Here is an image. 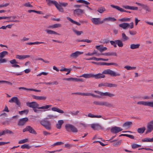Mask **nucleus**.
Segmentation results:
<instances>
[{
    "mask_svg": "<svg viewBox=\"0 0 153 153\" xmlns=\"http://www.w3.org/2000/svg\"><path fill=\"white\" fill-rule=\"evenodd\" d=\"M115 95L114 94L108 92H105L103 93L102 96H108L110 97H112L114 96Z\"/></svg>",
    "mask_w": 153,
    "mask_h": 153,
    "instance_id": "2f4dec72",
    "label": "nucleus"
},
{
    "mask_svg": "<svg viewBox=\"0 0 153 153\" xmlns=\"http://www.w3.org/2000/svg\"><path fill=\"white\" fill-rule=\"evenodd\" d=\"M146 130V128L145 127H143L142 128H139L137 129V132L140 134L143 133Z\"/></svg>",
    "mask_w": 153,
    "mask_h": 153,
    "instance_id": "58836bf2",
    "label": "nucleus"
},
{
    "mask_svg": "<svg viewBox=\"0 0 153 153\" xmlns=\"http://www.w3.org/2000/svg\"><path fill=\"white\" fill-rule=\"evenodd\" d=\"M85 78H89L93 77V74H82L80 76Z\"/></svg>",
    "mask_w": 153,
    "mask_h": 153,
    "instance_id": "a878e982",
    "label": "nucleus"
},
{
    "mask_svg": "<svg viewBox=\"0 0 153 153\" xmlns=\"http://www.w3.org/2000/svg\"><path fill=\"white\" fill-rule=\"evenodd\" d=\"M83 53V52L76 51L69 55V57L71 59H76L78 56Z\"/></svg>",
    "mask_w": 153,
    "mask_h": 153,
    "instance_id": "0eeeda50",
    "label": "nucleus"
},
{
    "mask_svg": "<svg viewBox=\"0 0 153 153\" xmlns=\"http://www.w3.org/2000/svg\"><path fill=\"white\" fill-rule=\"evenodd\" d=\"M122 142V140H120L118 141H116L113 143V144L114 146H118L120 145Z\"/></svg>",
    "mask_w": 153,
    "mask_h": 153,
    "instance_id": "a19ab883",
    "label": "nucleus"
},
{
    "mask_svg": "<svg viewBox=\"0 0 153 153\" xmlns=\"http://www.w3.org/2000/svg\"><path fill=\"white\" fill-rule=\"evenodd\" d=\"M51 110L53 111H56L59 113L63 114L64 113V111L61 109H59L57 107H53L51 108Z\"/></svg>",
    "mask_w": 153,
    "mask_h": 153,
    "instance_id": "cd10ccee",
    "label": "nucleus"
},
{
    "mask_svg": "<svg viewBox=\"0 0 153 153\" xmlns=\"http://www.w3.org/2000/svg\"><path fill=\"white\" fill-rule=\"evenodd\" d=\"M53 28H56L61 27V25L59 24H56L53 25Z\"/></svg>",
    "mask_w": 153,
    "mask_h": 153,
    "instance_id": "0e129e2a",
    "label": "nucleus"
},
{
    "mask_svg": "<svg viewBox=\"0 0 153 153\" xmlns=\"http://www.w3.org/2000/svg\"><path fill=\"white\" fill-rule=\"evenodd\" d=\"M93 103L96 105H102V101H95Z\"/></svg>",
    "mask_w": 153,
    "mask_h": 153,
    "instance_id": "4d7b16f0",
    "label": "nucleus"
},
{
    "mask_svg": "<svg viewBox=\"0 0 153 153\" xmlns=\"http://www.w3.org/2000/svg\"><path fill=\"white\" fill-rule=\"evenodd\" d=\"M88 93H80V92H76L75 94L80 95L84 96H87Z\"/></svg>",
    "mask_w": 153,
    "mask_h": 153,
    "instance_id": "5fc2aeb1",
    "label": "nucleus"
},
{
    "mask_svg": "<svg viewBox=\"0 0 153 153\" xmlns=\"http://www.w3.org/2000/svg\"><path fill=\"white\" fill-rule=\"evenodd\" d=\"M28 120V119L27 117L21 119L19 120L17 125L19 126H23L26 123Z\"/></svg>",
    "mask_w": 153,
    "mask_h": 153,
    "instance_id": "1a4fd4ad",
    "label": "nucleus"
},
{
    "mask_svg": "<svg viewBox=\"0 0 153 153\" xmlns=\"http://www.w3.org/2000/svg\"><path fill=\"white\" fill-rule=\"evenodd\" d=\"M153 139L150 138H146L143 139L142 140V141L143 142H152Z\"/></svg>",
    "mask_w": 153,
    "mask_h": 153,
    "instance_id": "c03bdc74",
    "label": "nucleus"
},
{
    "mask_svg": "<svg viewBox=\"0 0 153 153\" xmlns=\"http://www.w3.org/2000/svg\"><path fill=\"white\" fill-rule=\"evenodd\" d=\"M31 146H29V144H24L22 145L21 148L22 149H30Z\"/></svg>",
    "mask_w": 153,
    "mask_h": 153,
    "instance_id": "79ce46f5",
    "label": "nucleus"
},
{
    "mask_svg": "<svg viewBox=\"0 0 153 153\" xmlns=\"http://www.w3.org/2000/svg\"><path fill=\"white\" fill-rule=\"evenodd\" d=\"M84 10L81 9H78L74 10V13L75 15H79L83 13Z\"/></svg>",
    "mask_w": 153,
    "mask_h": 153,
    "instance_id": "f3484780",
    "label": "nucleus"
},
{
    "mask_svg": "<svg viewBox=\"0 0 153 153\" xmlns=\"http://www.w3.org/2000/svg\"><path fill=\"white\" fill-rule=\"evenodd\" d=\"M73 31L77 36H80L83 33L82 31H79L76 30L74 28L72 29Z\"/></svg>",
    "mask_w": 153,
    "mask_h": 153,
    "instance_id": "72a5a7b5",
    "label": "nucleus"
},
{
    "mask_svg": "<svg viewBox=\"0 0 153 153\" xmlns=\"http://www.w3.org/2000/svg\"><path fill=\"white\" fill-rule=\"evenodd\" d=\"M131 19L130 18H123L119 19V21L122 22H129Z\"/></svg>",
    "mask_w": 153,
    "mask_h": 153,
    "instance_id": "a18cd8bd",
    "label": "nucleus"
},
{
    "mask_svg": "<svg viewBox=\"0 0 153 153\" xmlns=\"http://www.w3.org/2000/svg\"><path fill=\"white\" fill-rule=\"evenodd\" d=\"M122 37L123 41H125L128 39L129 38L128 37L126 36L124 33H123L122 34Z\"/></svg>",
    "mask_w": 153,
    "mask_h": 153,
    "instance_id": "37998d69",
    "label": "nucleus"
},
{
    "mask_svg": "<svg viewBox=\"0 0 153 153\" xmlns=\"http://www.w3.org/2000/svg\"><path fill=\"white\" fill-rule=\"evenodd\" d=\"M32 97L33 99L39 100H45L47 98V97L45 96H38L33 95Z\"/></svg>",
    "mask_w": 153,
    "mask_h": 153,
    "instance_id": "a211bd4d",
    "label": "nucleus"
},
{
    "mask_svg": "<svg viewBox=\"0 0 153 153\" xmlns=\"http://www.w3.org/2000/svg\"><path fill=\"white\" fill-rule=\"evenodd\" d=\"M67 19L69 21L72 23L76 24L78 26H80L81 25L80 23L78 22L75 21L73 20L71 18L69 17H67Z\"/></svg>",
    "mask_w": 153,
    "mask_h": 153,
    "instance_id": "c85d7f7f",
    "label": "nucleus"
},
{
    "mask_svg": "<svg viewBox=\"0 0 153 153\" xmlns=\"http://www.w3.org/2000/svg\"><path fill=\"white\" fill-rule=\"evenodd\" d=\"M26 105L33 109L34 108L39 109V105L36 102H26Z\"/></svg>",
    "mask_w": 153,
    "mask_h": 153,
    "instance_id": "423d86ee",
    "label": "nucleus"
},
{
    "mask_svg": "<svg viewBox=\"0 0 153 153\" xmlns=\"http://www.w3.org/2000/svg\"><path fill=\"white\" fill-rule=\"evenodd\" d=\"M103 23L105 21H109L111 22H115L116 21V19L114 17H109L105 18L103 19Z\"/></svg>",
    "mask_w": 153,
    "mask_h": 153,
    "instance_id": "4be33fe9",
    "label": "nucleus"
},
{
    "mask_svg": "<svg viewBox=\"0 0 153 153\" xmlns=\"http://www.w3.org/2000/svg\"><path fill=\"white\" fill-rule=\"evenodd\" d=\"M0 82H4V83H6L7 84H8L9 85H12V83L10 82H9V81H4V80H0Z\"/></svg>",
    "mask_w": 153,
    "mask_h": 153,
    "instance_id": "052dcab7",
    "label": "nucleus"
},
{
    "mask_svg": "<svg viewBox=\"0 0 153 153\" xmlns=\"http://www.w3.org/2000/svg\"><path fill=\"white\" fill-rule=\"evenodd\" d=\"M110 42L111 45L113 46L114 48L117 47V44L120 47H122L123 45L122 41L120 40H115L114 41H111Z\"/></svg>",
    "mask_w": 153,
    "mask_h": 153,
    "instance_id": "20e7f679",
    "label": "nucleus"
},
{
    "mask_svg": "<svg viewBox=\"0 0 153 153\" xmlns=\"http://www.w3.org/2000/svg\"><path fill=\"white\" fill-rule=\"evenodd\" d=\"M79 111H77L76 112L71 111L70 113L72 115H76L79 113Z\"/></svg>",
    "mask_w": 153,
    "mask_h": 153,
    "instance_id": "680f3d73",
    "label": "nucleus"
},
{
    "mask_svg": "<svg viewBox=\"0 0 153 153\" xmlns=\"http://www.w3.org/2000/svg\"><path fill=\"white\" fill-rule=\"evenodd\" d=\"M59 4H60L62 6L65 7L67 6L68 5V4L67 3H64V2H59Z\"/></svg>",
    "mask_w": 153,
    "mask_h": 153,
    "instance_id": "69168bd1",
    "label": "nucleus"
},
{
    "mask_svg": "<svg viewBox=\"0 0 153 153\" xmlns=\"http://www.w3.org/2000/svg\"><path fill=\"white\" fill-rule=\"evenodd\" d=\"M65 127L66 131L69 132H72L73 133H76L78 131L77 128L71 124H66Z\"/></svg>",
    "mask_w": 153,
    "mask_h": 153,
    "instance_id": "f03ea898",
    "label": "nucleus"
},
{
    "mask_svg": "<svg viewBox=\"0 0 153 153\" xmlns=\"http://www.w3.org/2000/svg\"><path fill=\"white\" fill-rule=\"evenodd\" d=\"M119 26L124 29H126L129 26V24L128 23H124L120 24L119 25Z\"/></svg>",
    "mask_w": 153,
    "mask_h": 153,
    "instance_id": "412c9836",
    "label": "nucleus"
},
{
    "mask_svg": "<svg viewBox=\"0 0 153 153\" xmlns=\"http://www.w3.org/2000/svg\"><path fill=\"white\" fill-rule=\"evenodd\" d=\"M96 48L99 50L101 52L106 51L107 48L105 47H101L100 45H97Z\"/></svg>",
    "mask_w": 153,
    "mask_h": 153,
    "instance_id": "5701e85b",
    "label": "nucleus"
},
{
    "mask_svg": "<svg viewBox=\"0 0 153 153\" xmlns=\"http://www.w3.org/2000/svg\"><path fill=\"white\" fill-rule=\"evenodd\" d=\"M51 106L52 105H45V106L39 107V109H47Z\"/></svg>",
    "mask_w": 153,
    "mask_h": 153,
    "instance_id": "49530a36",
    "label": "nucleus"
},
{
    "mask_svg": "<svg viewBox=\"0 0 153 153\" xmlns=\"http://www.w3.org/2000/svg\"><path fill=\"white\" fill-rule=\"evenodd\" d=\"M74 81L79 82H83L84 81V80L82 79L75 78H74Z\"/></svg>",
    "mask_w": 153,
    "mask_h": 153,
    "instance_id": "13d9d810",
    "label": "nucleus"
},
{
    "mask_svg": "<svg viewBox=\"0 0 153 153\" xmlns=\"http://www.w3.org/2000/svg\"><path fill=\"white\" fill-rule=\"evenodd\" d=\"M107 87L112 88V87H116L118 85L117 84H113L108 83V85H107Z\"/></svg>",
    "mask_w": 153,
    "mask_h": 153,
    "instance_id": "ea45409f",
    "label": "nucleus"
},
{
    "mask_svg": "<svg viewBox=\"0 0 153 153\" xmlns=\"http://www.w3.org/2000/svg\"><path fill=\"white\" fill-rule=\"evenodd\" d=\"M10 102H15L17 105L20 106L21 103L17 97H13L9 100Z\"/></svg>",
    "mask_w": 153,
    "mask_h": 153,
    "instance_id": "9b49d317",
    "label": "nucleus"
},
{
    "mask_svg": "<svg viewBox=\"0 0 153 153\" xmlns=\"http://www.w3.org/2000/svg\"><path fill=\"white\" fill-rule=\"evenodd\" d=\"M24 6L26 7H33V6L31 4H30L29 2L25 3L24 4Z\"/></svg>",
    "mask_w": 153,
    "mask_h": 153,
    "instance_id": "e2e57ef3",
    "label": "nucleus"
},
{
    "mask_svg": "<svg viewBox=\"0 0 153 153\" xmlns=\"http://www.w3.org/2000/svg\"><path fill=\"white\" fill-rule=\"evenodd\" d=\"M142 7L143 9L146 10V11H150V9L147 5L143 4Z\"/></svg>",
    "mask_w": 153,
    "mask_h": 153,
    "instance_id": "4c0bfd02",
    "label": "nucleus"
},
{
    "mask_svg": "<svg viewBox=\"0 0 153 153\" xmlns=\"http://www.w3.org/2000/svg\"><path fill=\"white\" fill-rule=\"evenodd\" d=\"M104 55L105 56H117V54L116 52H108L106 53H101V54H97V55Z\"/></svg>",
    "mask_w": 153,
    "mask_h": 153,
    "instance_id": "dca6fc26",
    "label": "nucleus"
},
{
    "mask_svg": "<svg viewBox=\"0 0 153 153\" xmlns=\"http://www.w3.org/2000/svg\"><path fill=\"white\" fill-rule=\"evenodd\" d=\"M28 141V139L27 138V139H23V140H19L18 142V143L19 144H23V143H26Z\"/></svg>",
    "mask_w": 153,
    "mask_h": 153,
    "instance_id": "de8ad7c7",
    "label": "nucleus"
},
{
    "mask_svg": "<svg viewBox=\"0 0 153 153\" xmlns=\"http://www.w3.org/2000/svg\"><path fill=\"white\" fill-rule=\"evenodd\" d=\"M124 68L128 70H134L136 69V67H132L128 66H125Z\"/></svg>",
    "mask_w": 153,
    "mask_h": 153,
    "instance_id": "8fccbe9b",
    "label": "nucleus"
},
{
    "mask_svg": "<svg viewBox=\"0 0 153 153\" xmlns=\"http://www.w3.org/2000/svg\"><path fill=\"white\" fill-rule=\"evenodd\" d=\"M105 10L106 9L104 7H100L97 10V11L100 13H103Z\"/></svg>",
    "mask_w": 153,
    "mask_h": 153,
    "instance_id": "473e14b6",
    "label": "nucleus"
},
{
    "mask_svg": "<svg viewBox=\"0 0 153 153\" xmlns=\"http://www.w3.org/2000/svg\"><path fill=\"white\" fill-rule=\"evenodd\" d=\"M111 6L114 8L116 9L119 11H120V12H128V11H127L126 10H124L121 8H120L118 6H115L113 5H111Z\"/></svg>",
    "mask_w": 153,
    "mask_h": 153,
    "instance_id": "aec40b11",
    "label": "nucleus"
},
{
    "mask_svg": "<svg viewBox=\"0 0 153 153\" xmlns=\"http://www.w3.org/2000/svg\"><path fill=\"white\" fill-rule=\"evenodd\" d=\"M29 112L28 110L26 109L23 111H19V113L20 115H22L24 113H25L26 114H27Z\"/></svg>",
    "mask_w": 153,
    "mask_h": 153,
    "instance_id": "09e8293b",
    "label": "nucleus"
},
{
    "mask_svg": "<svg viewBox=\"0 0 153 153\" xmlns=\"http://www.w3.org/2000/svg\"><path fill=\"white\" fill-rule=\"evenodd\" d=\"M103 74H109L112 76H120V74L119 73H116L115 72L110 69H108L104 70L102 74L99 73L96 74H93V77L96 79H99L104 78L105 76Z\"/></svg>",
    "mask_w": 153,
    "mask_h": 153,
    "instance_id": "f257e3e1",
    "label": "nucleus"
},
{
    "mask_svg": "<svg viewBox=\"0 0 153 153\" xmlns=\"http://www.w3.org/2000/svg\"><path fill=\"white\" fill-rule=\"evenodd\" d=\"M64 123V121L62 120H59L58 121L57 123L56 124V127L59 129H60L62 124Z\"/></svg>",
    "mask_w": 153,
    "mask_h": 153,
    "instance_id": "bb28decb",
    "label": "nucleus"
},
{
    "mask_svg": "<svg viewBox=\"0 0 153 153\" xmlns=\"http://www.w3.org/2000/svg\"><path fill=\"white\" fill-rule=\"evenodd\" d=\"M41 124L46 129L50 130L51 129V124L47 119H44L40 122Z\"/></svg>",
    "mask_w": 153,
    "mask_h": 153,
    "instance_id": "7ed1b4c3",
    "label": "nucleus"
},
{
    "mask_svg": "<svg viewBox=\"0 0 153 153\" xmlns=\"http://www.w3.org/2000/svg\"><path fill=\"white\" fill-rule=\"evenodd\" d=\"M132 124V123L131 122H126L123 124V126L124 127L128 128L130 127Z\"/></svg>",
    "mask_w": 153,
    "mask_h": 153,
    "instance_id": "7c9ffc66",
    "label": "nucleus"
},
{
    "mask_svg": "<svg viewBox=\"0 0 153 153\" xmlns=\"http://www.w3.org/2000/svg\"><path fill=\"white\" fill-rule=\"evenodd\" d=\"M123 129L120 127L114 126L111 128V131L112 133L116 134L121 131Z\"/></svg>",
    "mask_w": 153,
    "mask_h": 153,
    "instance_id": "f8f14e48",
    "label": "nucleus"
},
{
    "mask_svg": "<svg viewBox=\"0 0 153 153\" xmlns=\"http://www.w3.org/2000/svg\"><path fill=\"white\" fill-rule=\"evenodd\" d=\"M19 89V90H27V91H29L30 89L27 88L25 87H19L18 88Z\"/></svg>",
    "mask_w": 153,
    "mask_h": 153,
    "instance_id": "338daca9",
    "label": "nucleus"
},
{
    "mask_svg": "<svg viewBox=\"0 0 153 153\" xmlns=\"http://www.w3.org/2000/svg\"><path fill=\"white\" fill-rule=\"evenodd\" d=\"M91 128L94 130H97L102 128V126L97 123L92 124L91 125Z\"/></svg>",
    "mask_w": 153,
    "mask_h": 153,
    "instance_id": "2eb2a0df",
    "label": "nucleus"
},
{
    "mask_svg": "<svg viewBox=\"0 0 153 153\" xmlns=\"http://www.w3.org/2000/svg\"><path fill=\"white\" fill-rule=\"evenodd\" d=\"M57 117V116L53 115H48L47 116V117L46 118L47 119H54Z\"/></svg>",
    "mask_w": 153,
    "mask_h": 153,
    "instance_id": "603ef678",
    "label": "nucleus"
},
{
    "mask_svg": "<svg viewBox=\"0 0 153 153\" xmlns=\"http://www.w3.org/2000/svg\"><path fill=\"white\" fill-rule=\"evenodd\" d=\"M22 131L23 132L28 131L30 133L34 134H37L33 128L30 126H27L25 128L23 129Z\"/></svg>",
    "mask_w": 153,
    "mask_h": 153,
    "instance_id": "39448f33",
    "label": "nucleus"
},
{
    "mask_svg": "<svg viewBox=\"0 0 153 153\" xmlns=\"http://www.w3.org/2000/svg\"><path fill=\"white\" fill-rule=\"evenodd\" d=\"M10 62L12 65L11 66L13 67H20V66L19 65L16 64L19 63V62H17L15 59H13L10 60Z\"/></svg>",
    "mask_w": 153,
    "mask_h": 153,
    "instance_id": "ddd939ff",
    "label": "nucleus"
},
{
    "mask_svg": "<svg viewBox=\"0 0 153 153\" xmlns=\"http://www.w3.org/2000/svg\"><path fill=\"white\" fill-rule=\"evenodd\" d=\"M140 46L139 44H132L130 45V48L132 49H135L138 48Z\"/></svg>",
    "mask_w": 153,
    "mask_h": 153,
    "instance_id": "393cba45",
    "label": "nucleus"
},
{
    "mask_svg": "<svg viewBox=\"0 0 153 153\" xmlns=\"http://www.w3.org/2000/svg\"><path fill=\"white\" fill-rule=\"evenodd\" d=\"M102 106H105L110 108L113 107V105L112 104L109 103L107 101H102Z\"/></svg>",
    "mask_w": 153,
    "mask_h": 153,
    "instance_id": "b1692460",
    "label": "nucleus"
},
{
    "mask_svg": "<svg viewBox=\"0 0 153 153\" xmlns=\"http://www.w3.org/2000/svg\"><path fill=\"white\" fill-rule=\"evenodd\" d=\"M46 32L48 34H50L59 35V33L50 30H46Z\"/></svg>",
    "mask_w": 153,
    "mask_h": 153,
    "instance_id": "f704fd0d",
    "label": "nucleus"
},
{
    "mask_svg": "<svg viewBox=\"0 0 153 153\" xmlns=\"http://www.w3.org/2000/svg\"><path fill=\"white\" fill-rule=\"evenodd\" d=\"M30 57L29 55H16V59H23L27 58H29Z\"/></svg>",
    "mask_w": 153,
    "mask_h": 153,
    "instance_id": "6ab92c4d",
    "label": "nucleus"
},
{
    "mask_svg": "<svg viewBox=\"0 0 153 153\" xmlns=\"http://www.w3.org/2000/svg\"><path fill=\"white\" fill-rule=\"evenodd\" d=\"M8 53L6 51H4L0 53V59H3V58H4L6 55H7Z\"/></svg>",
    "mask_w": 153,
    "mask_h": 153,
    "instance_id": "c756f323",
    "label": "nucleus"
},
{
    "mask_svg": "<svg viewBox=\"0 0 153 153\" xmlns=\"http://www.w3.org/2000/svg\"><path fill=\"white\" fill-rule=\"evenodd\" d=\"M99 64H100V65H110V63H106L105 62H99Z\"/></svg>",
    "mask_w": 153,
    "mask_h": 153,
    "instance_id": "bf43d9fd",
    "label": "nucleus"
},
{
    "mask_svg": "<svg viewBox=\"0 0 153 153\" xmlns=\"http://www.w3.org/2000/svg\"><path fill=\"white\" fill-rule=\"evenodd\" d=\"M91 20L93 23L95 25L103 23V20L101 21L100 18H92L91 19Z\"/></svg>",
    "mask_w": 153,
    "mask_h": 153,
    "instance_id": "9d476101",
    "label": "nucleus"
},
{
    "mask_svg": "<svg viewBox=\"0 0 153 153\" xmlns=\"http://www.w3.org/2000/svg\"><path fill=\"white\" fill-rule=\"evenodd\" d=\"M64 144V143L62 142H58L54 143L52 146H59Z\"/></svg>",
    "mask_w": 153,
    "mask_h": 153,
    "instance_id": "6e6d98bb",
    "label": "nucleus"
},
{
    "mask_svg": "<svg viewBox=\"0 0 153 153\" xmlns=\"http://www.w3.org/2000/svg\"><path fill=\"white\" fill-rule=\"evenodd\" d=\"M55 7L59 11L62 12H64L63 9L61 7V6L60 4H59L57 3V5H56Z\"/></svg>",
    "mask_w": 153,
    "mask_h": 153,
    "instance_id": "c9c22d12",
    "label": "nucleus"
},
{
    "mask_svg": "<svg viewBox=\"0 0 153 153\" xmlns=\"http://www.w3.org/2000/svg\"><path fill=\"white\" fill-rule=\"evenodd\" d=\"M107 85L108 82L101 83L99 84L98 86L99 87H101L102 86H105L106 87H107Z\"/></svg>",
    "mask_w": 153,
    "mask_h": 153,
    "instance_id": "864d4df0",
    "label": "nucleus"
},
{
    "mask_svg": "<svg viewBox=\"0 0 153 153\" xmlns=\"http://www.w3.org/2000/svg\"><path fill=\"white\" fill-rule=\"evenodd\" d=\"M9 3H6L0 5V8L6 7L9 5Z\"/></svg>",
    "mask_w": 153,
    "mask_h": 153,
    "instance_id": "774afa93",
    "label": "nucleus"
},
{
    "mask_svg": "<svg viewBox=\"0 0 153 153\" xmlns=\"http://www.w3.org/2000/svg\"><path fill=\"white\" fill-rule=\"evenodd\" d=\"M46 1L47 3V4L49 6H51L52 5H53L56 6L57 5L58 2L54 0H46Z\"/></svg>",
    "mask_w": 153,
    "mask_h": 153,
    "instance_id": "4468645a",
    "label": "nucleus"
},
{
    "mask_svg": "<svg viewBox=\"0 0 153 153\" xmlns=\"http://www.w3.org/2000/svg\"><path fill=\"white\" fill-rule=\"evenodd\" d=\"M3 135H4L6 134H13V132L9 129H6L2 131Z\"/></svg>",
    "mask_w": 153,
    "mask_h": 153,
    "instance_id": "e433bc0d",
    "label": "nucleus"
},
{
    "mask_svg": "<svg viewBox=\"0 0 153 153\" xmlns=\"http://www.w3.org/2000/svg\"><path fill=\"white\" fill-rule=\"evenodd\" d=\"M86 60H95L96 61H100V58H97L96 57H92L90 58H89L86 59Z\"/></svg>",
    "mask_w": 153,
    "mask_h": 153,
    "instance_id": "3c124183",
    "label": "nucleus"
},
{
    "mask_svg": "<svg viewBox=\"0 0 153 153\" xmlns=\"http://www.w3.org/2000/svg\"><path fill=\"white\" fill-rule=\"evenodd\" d=\"M138 105H142L145 106H147L153 108V102L139 101L137 102Z\"/></svg>",
    "mask_w": 153,
    "mask_h": 153,
    "instance_id": "6e6552de",
    "label": "nucleus"
}]
</instances>
